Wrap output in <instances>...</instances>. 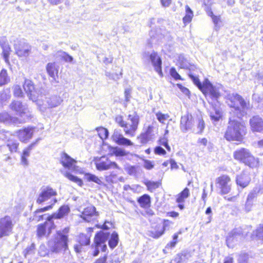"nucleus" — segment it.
I'll list each match as a JSON object with an SVG mask.
<instances>
[{
    "instance_id": "69168bd1",
    "label": "nucleus",
    "mask_w": 263,
    "mask_h": 263,
    "mask_svg": "<svg viewBox=\"0 0 263 263\" xmlns=\"http://www.w3.org/2000/svg\"><path fill=\"white\" fill-rule=\"evenodd\" d=\"M256 235L259 240L263 241V225L256 230Z\"/></svg>"
},
{
    "instance_id": "aec40b11",
    "label": "nucleus",
    "mask_w": 263,
    "mask_h": 263,
    "mask_svg": "<svg viewBox=\"0 0 263 263\" xmlns=\"http://www.w3.org/2000/svg\"><path fill=\"white\" fill-rule=\"evenodd\" d=\"M111 138L115 142L119 145L128 146L134 145V143L129 139L124 137L118 130L114 131Z\"/></svg>"
},
{
    "instance_id": "ddd939ff",
    "label": "nucleus",
    "mask_w": 263,
    "mask_h": 263,
    "mask_svg": "<svg viewBox=\"0 0 263 263\" xmlns=\"http://www.w3.org/2000/svg\"><path fill=\"white\" fill-rule=\"evenodd\" d=\"M195 119L191 114H186L182 116L180 119V128L182 132H186L192 130L194 125Z\"/></svg>"
},
{
    "instance_id": "864d4df0",
    "label": "nucleus",
    "mask_w": 263,
    "mask_h": 263,
    "mask_svg": "<svg viewBox=\"0 0 263 263\" xmlns=\"http://www.w3.org/2000/svg\"><path fill=\"white\" fill-rule=\"evenodd\" d=\"M98 131L99 136L102 139H105L108 137V132L107 129L100 127L98 128Z\"/></svg>"
},
{
    "instance_id": "473e14b6",
    "label": "nucleus",
    "mask_w": 263,
    "mask_h": 263,
    "mask_svg": "<svg viewBox=\"0 0 263 263\" xmlns=\"http://www.w3.org/2000/svg\"><path fill=\"white\" fill-rule=\"evenodd\" d=\"M195 123L196 124L197 127L193 128V131L197 134L202 133L205 127L204 122L202 118L201 117H197L195 119Z\"/></svg>"
},
{
    "instance_id": "8fccbe9b",
    "label": "nucleus",
    "mask_w": 263,
    "mask_h": 263,
    "mask_svg": "<svg viewBox=\"0 0 263 263\" xmlns=\"http://www.w3.org/2000/svg\"><path fill=\"white\" fill-rule=\"evenodd\" d=\"M156 116L157 120L162 124H165V122L170 117V116L168 114H163L160 112L156 113Z\"/></svg>"
},
{
    "instance_id": "a211bd4d",
    "label": "nucleus",
    "mask_w": 263,
    "mask_h": 263,
    "mask_svg": "<svg viewBox=\"0 0 263 263\" xmlns=\"http://www.w3.org/2000/svg\"><path fill=\"white\" fill-rule=\"evenodd\" d=\"M15 54L20 58H27L30 53L31 47L25 43H18L14 45Z\"/></svg>"
},
{
    "instance_id": "5701e85b",
    "label": "nucleus",
    "mask_w": 263,
    "mask_h": 263,
    "mask_svg": "<svg viewBox=\"0 0 263 263\" xmlns=\"http://www.w3.org/2000/svg\"><path fill=\"white\" fill-rule=\"evenodd\" d=\"M41 140V139L40 138H37L34 142L31 143L27 147L24 149L21 155V163L23 165L25 166L28 165L27 158L29 157L31 150Z\"/></svg>"
},
{
    "instance_id": "a19ab883",
    "label": "nucleus",
    "mask_w": 263,
    "mask_h": 263,
    "mask_svg": "<svg viewBox=\"0 0 263 263\" xmlns=\"http://www.w3.org/2000/svg\"><path fill=\"white\" fill-rule=\"evenodd\" d=\"M118 241L119 238L118 234L115 232H113L108 242L110 248L111 249L115 248L117 246Z\"/></svg>"
},
{
    "instance_id": "39448f33",
    "label": "nucleus",
    "mask_w": 263,
    "mask_h": 263,
    "mask_svg": "<svg viewBox=\"0 0 263 263\" xmlns=\"http://www.w3.org/2000/svg\"><path fill=\"white\" fill-rule=\"evenodd\" d=\"M63 100L59 95H51L45 98L44 101L39 99L36 104L41 111L44 112L47 108H55L61 104Z\"/></svg>"
},
{
    "instance_id": "774afa93",
    "label": "nucleus",
    "mask_w": 263,
    "mask_h": 263,
    "mask_svg": "<svg viewBox=\"0 0 263 263\" xmlns=\"http://www.w3.org/2000/svg\"><path fill=\"white\" fill-rule=\"evenodd\" d=\"M238 263H248V256L245 254L240 255L238 258Z\"/></svg>"
},
{
    "instance_id": "0e129e2a",
    "label": "nucleus",
    "mask_w": 263,
    "mask_h": 263,
    "mask_svg": "<svg viewBox=\"0 0 263 263\" xmlns=\"http://www.w3.org/2000/svg\"><path fill=\"white\" fill-rule=\"evenodd\" d=\"M183 56H180L179 58V62L180 63V67L181 68H188V63L184 60Z\"/></svg>"
},
{
    "instance_id": "393cba45",
    "label": "nucleus",
    "mask_w": 263,
    "mask_h": 263,
    "mask_svg": "<svg viewBox=\"0 0 263 263\" xmlns=\"http://www.w3.org/2000/svg\"><path fill=\"white\" fill-rule=\"evenodd\" d=\"M250 124L253 132H263V120L258 116H254L251 119Z\"/></svg>"
},
{
    "instance_id": "c756f323",
    "label": "nucleus",
    "mask_w": 263,
    "mask_h": 263,
    "mask_svg": "<svg viewBox=\"0 0 263 263\" xmlns=\"http://www.w3.org/2000/svg\"><path fill=\"white\" fill-rule=\"evenodd\" d=\"M57 202V199L53 200V203L51 204L50 205L44 207L43 208H41L37 210L34 214V216L33 217V220H35L36 221H39L44 219V217L46 216V215L42 214V213L46 211H48L51 209L52 208V205L55 204Z\"/></svg>"
},
{
    "instance_id": "f3484780",
    "label": "nucleus",
    "mask_w": 263,
    "mask_h": 263,
    "mask_svg": "<svg viewBox=\"0 0 263 263\" xmlns=\"http://www.w3.org/2000/svg\"><path fill=\"white\" fill-rule=\"evenodd\" d=\"M0 46L2 49V55L5 63L9 65V55L12 50L8 40L5 36L0 37Z\"/></svg>"
},
{
    "instance_id": "58836bf2",
    "label": "nucleus",
    "mask_w": 263,
    "mask_h": 263,
    "mask_svg": "<svg viewBox=\"0 0 263 263\" xmlns=\"http://www.w3.org/2000/svg\"><path fill=\"white\" fill-rule=\"evenodd\" d=\"M13 119L6 111L0 112V123L9 124L12 122Z\"/></svg>"
},
{
    "instance_id": "37998d69",
    "label": "nucleus",
    "mask_w": 263,
    "mask_h": 263,
    "mask_svg": "<svg viewBox=\"0 0 263 263\" xmlns=\"http://www.w3.org/2000/svg\"><path fill=\"white\" fill-rule=\"evenodd\" d=\"M260 191V186H256L248 194L247 199L253 201L254 198H256Z\"/></svg>"
},
{
    "instance_id": "cd10ccee",
    "label": "nucleus",
    "mask_w": 263,
    "mask_h": 263,
    "mask_svg": "<svg viewBox=\"0 0 263 263\" xmlns=\"http://www.w3.org/2000/svg\"><path fill=\"white\" fill-rule=\"evenodd\" d=\"M61 163L63 166L69 170H72L74 167L76 161L67 154L63 153L61 156Z\"/></svg>"
},
{
    "instance_id": "ea45409f",
    "label": "nucleus",
    "mask_w": 263,
    "mask_h": 263,
    "mask_svg": "<svg viewBox=\"0 0 263 263\" xmlns=\"http://www.w3.org/2000/svg\"><path fill=\"white\" fill-rule=\"evenodd\" d=\"M64 176L67 178L70 181L77 183L79 186H82L83 184V182L81 179L75 176L68 172H64L63 173Z\"/></svg>"
},
{
    "instance_id": "3c124183",
    "label": "nucleus",
    "mask_w": 263,
    "mask_h": 263,
    "mask_svg": "<svg viewBox=\"0 0 263 263\" xmlns=\"http://www.w3.org/2000/svg\"><path fill=\"white\" fill-rule=\"evenodd\" d=\"M203 4L206 6L205 10L207 14L213 18V16H215L214 15L211 8V3L210 2L209 0H203Z\"/></svg>"
},
{
    "instance_id": "a878e982",
    "label": "nucleus",
    "mask_w": 263,
    "mask_h": 263,
    "mask_svg": "<svg viewBox=\"0 0 263 263\" xmlns=\"http://www.w3.org/2000/svg\"><path fill=\"white\" fill-rule=\"evenodd\" d=\"M10 108L19 115L25 114L28 111L26 104H23L19 101L14 100L12 101L10 104Z\"/></svg>"
},
{
    "instance_id": "7c9ffc66",
    "label": "nucleus",
    "mask_w": 263,
    "mask_h": 263,
    "mask_svg": "<svg viewBox=\"0 0 263 263\" xmlns=\"http://www.w3.org/2000/svg\"><path fill=\"white\" fill-rule=\"evenodd\" d=\"M190 72L189 73V76L191 79L193 83L198 87V88L201 91L204 86V82L203 84H202L199 79L197 77V74L199 71V69H196V70H193L190 68Z\"/></svg>"
},
{
    "instance_id": "1a4fd4ad",
    "label": "nucleus",
    "mask_w": 263,
    "mask_h": 263,
    "mask_svg": "<svg viewBox=\"0 0 263 263\" xmlns=\"http://www.w3.org/2000/svg\"><path fill=\"white\" fill-rule=\"evenodd\" d=\"M143 58L146 60H150L154 66L155 70L158 72L160 77H162L163 74L161 70L162 61L160 58L157 53L154 51L150 53L149 52H144L142 54Z\"/></svg>"
},
{
    "instance_id": "79ce46f5",
    "label": "nucleus",
    "mask_w": 263,
    "mask_h": 263,
    "mask_svg": "<svg viewBox=\"0 0 263 263\" xmlns=\"http://www.w3.org/2000/svg\"><path fill=\"white\" fill-rule=\"evenodd\" d=\"M157 230L148 231V235L154 238H158L160 237L164 233L163 230L160 228V225L157 226Z\"/></svg>"
},
{
    "instance_id": "dca6fc26",
    "label": "nucleus",
    "mask_w": 263,
    "mask_h": 263,
    "mask_svg": "<svg viewBox=\"0 0 263 263\" xmlns=\"http://www.w3.org/2000/svg\"><path fill=\"white\" fill-rule=\"evenodd\" d=\"M98 216V213L96 211V209L92 205L89 206L84 209L81 215V217L85 221L88 222L96 220Z\"/></svg>"
},
{
    "instance_id": "338daca9",
    "label": "nucleus",
    "mask_w": 263,
    "mask_h": 263,
    "mask_svg": "<svg viewBox=\"0 0 263 263\" xmlns=\"http://www.w3.org/2000/svg\"><path fill=\"white\" fill-rule=\"evenodd\" d=\"M155 153L157 155H164L166 154V151L161 146H157L154 149Z\"/></svg>"
},
{
    "instance_id": "f03ea898",
    "label": "nucleus",
    "mask_w": 263,
    "mask_h": 263,
    "mask_svg": "<svg viewBox=\"0 0 263 263\" xmlns=\"http://www.w3.org/2000/svg\"><path fill=\"white\" fill-rule=\"evenodd\" d=\"M227 99L228 105L233 108L232 112L234 115L241 118L246 114L248 104L240 95L237 93H229L227 96Z\"/></svg>"
},
{
    "instance_id": "bb28decb",
    "label": "nucleus",
    "mask_w": 263,
    "mask_h": 263,
    "mask_svg": "<svg viewBox=\"0 0 263 263\" xmlns=\"http://www.w3.org/2000/svg\"><path fill=\"white\" fill-rule=\"evenodd\" d=\"M242 231L241 229H235L233 230L228 235L227 238V243L229 247L231 243L241 239Z\"/></svg>"
},
{
    "instance_id": "603ef678",
    "label": "nucleus",
    "mask_w": 263,
    "mask_h": 263,
    "mask_svg": "<svg viewBox=\"0 0 263 263\" xmlns=\"http://www.w3.org/2000/svg\"><path fill=\"white\" fill-rule=\"evenodd\" d=\"M113 153L117 156H125L127 155L125 149L118 147L114 148Z\"/></svg>"
},
{
    "instance_id": "2eb2a0df",
    "label": "nucleus",
    "mask_w": 263,
    "mask_h": 263,
    "mask_svg": "<svg viewBox=\"0 0 263 263\" xmlns=\"http://www.w3.org/2000/svg\"><path fill=\"white\" fill-rule=\"evenodd\" d=\"M34 127L28 126L16 132V136L22 142L27 143L32 137Z\"/></svg>"
},
{
    "instance_id": "de8ad7c7",
    "label": "nucleus",
    "mask_w": 263,
    "mask_h": 263,
    "mask_svg": "<svg viewBox=\"0 0 263 263\" xmlns=\"http://www.w3.org/2000/svg\"><path fill=\"white\" fill-rule=\"evenodd\" d=\"M212 21L214 24L215 29L216 30H219L222 26V21L220 16H214L212 18Z\"/></svg>"
},
{
    "instance_id": "13d9d810",
    "label": "nucleus",
    "mask_w": 263,
    "mask_h": 263,
    "mask_svg": "<svg viewBox=\"0 0 263 263\" xmlns=\"http://www.w3.org/2000/svg\"><path fill=\"white\" fill-rule=\"evenodd\" d=\"M171 76L176 80H182L181 76L178 74L177 72L176 69L174 67H172L170 69V71Z\"/></svg>"
},
{
    "instance_id": "7ed1b4c3",
    "label": "nucleus",
    "mask_w": 263,
    "mask_h": 263,
    "mask_svg": "<svg viewBox=\"0 0 263 263\" xmlns=\"http://www.w3.org/2000/svg\"><path fill=\"white\" fill-rule=\"evenodd\" d=\"M235 159L242 162L250 167L254 168L259 166V159L255 158L246 148H242L234 152Z\"/></svg>"
},
{
    "instance_id": "20e7f679",
    "label": "nucleus",
    "mask_w": 263,
    "mask_h": 263,
    "mask_svg": "<svg viewBox=\"0 0 263 263\" xmlns=\"http://www.w3.org/2000/svg\"><path fill=\"white\" fill-rule=\"evenodd\" d=\"M69 230L68 228H65L62 232L58 231L54 239L49 241V247L52 252H58L67 248L68 236L66 234Z\"/></svg>"
},
{
    "instance_id": "052dcab7",
    "label": "nucleus",
    "mask_w": 263,
    "mask_h": 263,
    "mask_svg": "<svg viewBox=\"0 0 263 263\" xmlns=\"http://www.w3.org/2000/svg\"><path fill=\"white\" fill-rule=\"evenodd\" d=\"M60 55L64 59V60L67 62H71L73 58L71 56L68 55L65 52H59Z\"/></svg>"
},
{
    "instance_id": "b1692460",
    "label": "nucleus",
    "mask_w": 263,
    "mask_h": 263,
    "mask_svg": "<svg viewBox=\"0 0 263 263\" xmlns=\"http://www.w3.org/2000/svg\"><path fill=\"white\" fill-rule=\"evenodd\" d=\"M153 129L154 127L152 125H149L144 133H141L137 137V139L141 143L145 144L153 139Z\"/></svg>"
},
{
    "instance_id": "e2e57ef3",
    "label": "nucleus",
    "mask_w": 263,
    "mask_h": 263,
    "mask_svg": "<svg viewBox=\"0 0 263 263\" xmlns=\"http://www.w3.org/2000/svg\"><path fill=\"white\" fill-rule=\"evenodd\" d=\"M35 249V246L33 243L31 244L30 246L28 247L24 251L25 256L28 254L32 253Z\"/></svg>"
},
{
    "instance_id": "f8f14e48",
    "label": "nucleus",
    "mask_w": 263,
    "mask_h": 263,
    "mask_svg": "<svg viewBox=\"0 0 263 263\" xmlns=\"http://www.w3.org/2000/svg\"><path fill=\"white\" fill-rule=\"evenodd\" d=\"M13 223L10 217L6 216L0 219V238L8 236L12 232Z\"/></svg>"
},
{
    "instance_id": "5fc2aeb1",
    "label": "nucleus",
    "mask_w": 263,
    "mask_h": 263,
    "mask_svg": "<svg viewBox=\"0 0 263 263\" xmlns=\"http://www.w3.org/2000/svg\"><path fill=\"white\" fill-rule=\"evenodd\" d=\"M13 94L15 97H23V91L21 87L18 85H15L13 87Z\"/></svg>"
},
{
    "instance_id": "c03bdc74",
    "label": "nucleus",
    "mask_w": 263,
    "mask_h": 263,
    "mask_svg": "<svg viewBox=\"0 0 263 263\" xmlns=\"http://www.w3.org/2000/svg\"><path fill=\"white\" fill-rule=\"evenodd\" d=\"M19 143L16 140H8L7 146L11 153L16 152Z\"/></svg>"
},
{
    "instance_id": "2f4dec72",
    "label": "nucleus",
    "mask_w": 263,
    "mask_h": 263,
    "mask_svg": "<svg viewBox=\"0 0 263 263\" xmlns=\"http://www.w3.org/2000/svg\"><path fill=\"white\" fill-rule=\"evenodd\" d=\"M46 70L48 74L55 80L59 71L58 65L55 63H49L46 66Z\"/></svg>"
},
{
    "instance_id": "423d86ee",
    "label": "nucleus",
    "mask_w": 263,
    "mask_h": 263,
    "mask_svg": "<svg viewBox=\"0 0 263 263\" xmlns=\"http://www.w3.org/2000/svg\"><path fill=\"white\" fill-rule=\"evenodd\" d=\"M139 122V118L137 115L135 114L129 115L123 127L125 134L130 137H134L136 135Z\"/></svg>"
},
{
    "instance_id": "680f3d73",
    "label": "nucleus",
    "mask_w": 263,
    "mask_h": 263,
    "mask_svg": "<svg viewBox=\"0 0 263 263\" xmlns=\"http://www.w3.org/2000/svg\"><path fill=\"white\" fill-rule=\"evenodd\" d=\"M159 144L164 146L168 151H171V147L168 144L167 139L165 137H162L159 140Z\"/></svg>"
},
{
    "instance_id": "4468645a",
    "label": "nucleus",
    "mask_w": 263,
    "mask_h": 263,
    "mask_svg": "<svg viewBox=\"0 0 263 263\" xmlns=\"http://www.w3.org/2000/svg\"><path fill=\"white\" fill-rule=\"evenodd\" d=\"M95 164L97 169L100 171L107 170L110 168H118V165L115 162H111L104 156L97 159Z\"/></svg>"
},
{
    "instance_id": "6ab92c4d",
    "label": "nucleus",
    "mask_w": 263,
    "mask_h": 263,
    "mask_svg": "<svg viewBox=\"0 0 263 263\" xmlns=\"http://www.w3.org/2000/svg\"><path fill=\"white\" fill-rule=\"evenodd\" d=\"M23 88L30 100L33 102H37L39 100L38 96H36V92L34 90V86L32 81L25 79L23 85Z\"/></svg>"
},
{
    "instance_id": "412c9836",
    "label": "nucleus",
    "mask_w": 263,
    "mask_h": 263,
    "mask_svg": "<svg viewBox=\"0 0 263 263\" xmlns=\"http://www.w3.org/2000/svg\"><path fill=\"white\" fill-rule=\"evenodd\" d=\"M48 219V217L47 218ZM54 224L52 220L46 221L43 224H40L38 226L37 229V235L39 237H41L46 234V230H48V234L50 233L51 230L54 228Z\"/></svg>"
},
{
    "instance_id": "4be33fe9",
    "label": "nucleus",
    "mask_w": 263,
    "mask_h": 263,
    "mask_svg": "<svg viewBox=\"0 0 263 263\" xmlns=\"http://www.w3.org/2000/svg\"><path fill=\"white\" fill-rule=\"evenodd\" d=\"M251 177L249 173L246 171L242 172L236 177V183L242 188L247 187L251 181Z\"/></svg>"
},
{
    "instance_id": "f704fd0d",
    "label": "nucleus",
    "mask_w": 263,
    "mask_h": 263,
    "mask_svg": "<svg viewBox=\"0 0 263 263\" xmlns=\"http://www.w3.org/2000/svg\"><path fill=\"white\" fill-rule=\"evenodd\" d=\"M185 15L183 18V23L186 25L192 21L194 16L193 12L188 5L185 6Z\"/></svg>"
},
{
    "instance_id": "6e6552de",
    "label": "nucleus",
    "mask_w": 263,
    "mask_h": 263,
    "mask_svg": "<svg viewBox=\"0 0 263 263\" xmlns=\"http://www.w3.org/2000/svg\"><path fill=\"white\" fill-rule=\"evenodd\" d=\"M57 195V191L52 187L48 186H43L40 190L36 202L39 204H41L48 201L50 199L53 198L51 200V202H52L51 204H52L53 203V200L54 199H56L54 197H55Z\"/></svg>"
},
{
    "instance_id": "49530a36",
    "label": "nucleus",
    "mask_w": 263,
    "mask_h": 263,
    "mask_svg": "<svg viewBox=\"0 0 263 263\" xmlns=\"http://www.w3.org/2000/svg\"><path fill=\"white\" fill-rule=\"evenodd\" d=\"M144 184L146 185L147 190L151 192H153L159 187V183L157 182L147 181L145 182Z\"/></svg>"
},
{
    "instance_id": "c85d7f7f",
    "label": "nucleus",
    "mask_w": 263,
    "mask_h": 263,
    "mask_svg": "<svg viewBox=\"0 0 263 263\" xmlns=\"http://www.w3.org/2000/svg\"><path fill=\"white\" fill-rule=\"evenodd\" d=\"M70 209L68 205H63L59 209L58 213H55L52 215L48 216V220H52L54 219H61L64 216L68 214L69 212Z\"/></svg>"
},
{
    "instance_id": "4d7b16f0",
    "label": "nucleus",
    "mask_w": 263,
    "mask_h": 263,
    "mask_svg": "<svg viewBox=\"0 0 263 263\" xmlns=\"http://www.w3.org/2000/svg\"><path fill=\"white\" fill-rule=\"evenodd\" d=\"M181 232H179L178 233H176L173 235V240L170 242L169 243L167 244L166 248H174L176 246L177 242V239L178 237V234H180Z\"/></svg>"
},
{
    "instance_id": "f257e3e1",
    "label": "nucleus",
    "mask_w": 263,
    "mask_h": 263,
    "mask_svg": "<svg viewBox=\"0 0 263 263\" xmlns=\"http://www.w3.org/2000/svg\"><path fill=\"white\" fill-rule=\"evenodd\" d=\"M231 116L229 121L224 138L228 141H241L246 135V128L245 123L241 121V118Z\"/></svg>"
},
{
    "instance_id": "4c0bfd02",
    "label": "nucleus",
    "mask_w": 263,
    "mask_h": 263,
    "mask_svg": "<svg viewBox=\"0 0 263 263\" xmlns=\"http://www.w3.org/2000/svg\"><path fill=\"white\" fill-rule=\"evenodd\" d=\"M84 179L87 181H92L99 185H102L103 184V181L101 180V179H100L97 176L90 173H86L84 175Z\"/></svg>"
},
{
    "instance_id": "9d476101",
    "label": "nucleus",
    "mask_w": 263,
    "mask_h": 263,
    "mask_svg": "<svg viewBox=\"0 0 263 263\" xmlns=\"http://www.w3.org/2000/svg\"><path fill=\"white\" fill-rule=\"evenodd\" d=\"M217 186L220 189L221 194H227L231 189V178L228 175H223L218 177L216 180Z\"/></svg>"
},
{
    "instance_id": "0eeeda50",
    "label": "nucleus",
    "mask_w": 263,
    "mask_h": 263,
    "mask_svg": "<svg viewBox=\"0 0 263 263\" xmlns=\"http://www.w3.org/2000/svg\"><path fill=\"white\" fill-rule=\"evenodd\" d=\"M109 234L100 232L98 233L95 237L94 245H92L93 256H97L99 254L100 251L105 252L107 249L105 242L108 237Z\"/></svg>"
},
{
    "instance_id": "9b49d317",
    "label": "nucleus",
    "mask_w": 263,
    "mask_h": 263,
    "mask_svg": "<svg viewBox=\"0 0 263 263\" xmlns=\"http://www.w3.org/2000/svg\"><path fill=\"white\" fill-rule=\"evenodd\" d=\"M201 91L205 97L209 96L212 99L217 100L220 96L218 88L213 86L207 79L204 81V86Z\"/></svg>"
},
{
    "instance_id": "e433bc0d",
    "label": "nucleus",
    "mask_w": 263,
    "mask_h": 263,
    "mask_svg": "<svg viewBox=\"0 0 263 263\" xmlns=\"http://www.w3.org/2000/svg\"><path fill=\"white\" fill-rule=\"evenodd\" d=\"M190 195L189 189L185 187L180 193L177 195L176 202L178 203H182Z\"/></svg>"
},
{
    "instance_id": "6e6d98bb",
    "label": "nucleus",
    "mask_w": 263,
    "mask_h": 263,
    "mask_svg": "<svg viewBox=\"0 0 263 263\" xmlns=\"http://www.w3.org/2000/svg\"><path fill=\"white\" fill-rule=\"evenodd\" d=\"M210 117L212 120L215 121H219L221 118V113L219 110H216L215 114L211 113Z\"/></svg>"
},
{
    "instance_id": "bf43d9fd",
    "label": "nucleus",
    "mask_w": 263,
    "mask_h": 263,
    "mask_svg": "<svg viewBox=\"0 0 263 263\" xmlns=\"http://www.w3.org/2000/svg\"><path fill=\"white\" fill-rule=\"evenodd\" d=\"M253 205V201L247 199L245 204L244 210L247 213L250 212L252 210Z\"/></svg>"
},
{
    "instance_id": "72a5a7b5",
    "label": "nucleus",
    "mask_w": 263,
    "mask_h": 263,
    "mask_svg": "<svg viewBox=\"0 0 263 263\" xmlns=\"http://www.w3.org/2000/svg\"><path fill=\"white\" fill-rule=\"evenodd\" d=\"M138 202L141 207L143 208H147L149 206L151 203L150 197L147 194H144L138 198Z\"/></svg>"
},
{
    "instance_id": "c9c22d12",
    "label": "nucleus",
    "mask_w": 263,
    "mask_h": 263,
    "mask_svg": "<svg viewBox=\"0 0 263 263\" xmlns=\"http://www.w3.org/2000/svg\"><path fill=\"white\" fill-rule=\"evenodd\" d=\"M10 81V79L8 75L7 70L3 69L0 72V86L8 84Z\"/></svg>"
},
{
    "instance_id": "09e8293b",
    "label": "nucleus",
    "mask_w": 263,
    "mask_h": 263,
    "mask_svg": "<svg viewBox=\"0 0 263 263\" xmlns=\"http://www.w3.org/2000/svg\"><path fill=\"white\" fill-rule=\"evenodd\" d=\"M79 242L82 246L88 245L90 243V237L85 234H81L79 237Z\"/></svg>"
},
{
    "instance_id": "a18cd8bd",
    "label": "nucleus",
    "mask_w": 263,
    "mask_h": 263,
    "mask_svg": "<svg viewBox=\"0 0 263 263\" xmlns=\"http://www.w3.org/2000/svg\"><path fill=\"white\" fill-rule=\"evenodd\" d=\"M122 70L120 71L119 74H118L117 73H111L108 71H105V75L108 77L109 79H111L115 81H117L119 80L121 77L122 75Z\"/></svg>"
}]
</instances>
